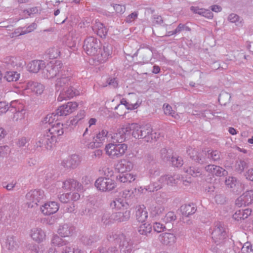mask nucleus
Segmentation results:
<instances>
[{
	"label": "nucleus",
	"mask_w": 253,
	"mask_h": 253,
	"mask_svg": "<svg viewBox=\"0 0 253 253\" xmlns=\"http://www.w3.org/2000/svg\"><path fill=\"white\" fill-rule=\"evenodd\" d=\"M176 219V216L174 212L169 211L165 215L164 221L166 223L172 222Z\"/></svg>",
	"instance_id": "nucleus-57"
},
{
	"label": "nucleus",
	"mask_w": 253,
	"mask_h": 253,
	"mask_svg": "<svg viewBox=\"0 0 253 253\" xmlns=\"http://www.w3.org/2000/svg\"><path fill=\"white\" fill-rule=\"evenodd\" d=\"M127 149L126 144L109 143L106 145V154L112 159H117L122 157Z\"/></svg>",
	"instance_id": "nucleus-5"
},
{
	"label": "nucleus",
	"mask_w": 253,
	"mask_h": 253,
	"mask_svg": "<svg viewBox=\"0 0 253 253\" xmlns=\"http://www.w3.org/2000/svg\"><path fill=\"white\" fill-rule=\"evenodd\" d=\"M137 177L136 174L131 173H120L117 176V180L123 183H130L134 181Z\"/></svg>",
	"instance_id": "nucleus-35"
},
{
	"label": "nucleus",
	"mask_w": 253,
	"mask_h": 253,
	"mask_svg": "<svg viewBox=\"0 0 253 253\" xmlns=\"http://www.w3.org/2000/svg\"><path fill=\"white\" fill-rule=\"evenodd\" d=\"M206 171L212 175L221 176L225 175L227 172L221 167L214 165H208L205 167Z\"/></svg>",
	"instance_id": "nucleus-24"
},
{
	"label": "nucleus",
	"mask_w": 253,
	"mask_h": 253,
	"mask_svg": "<svg viewBox=\"0 0 253 253\" xmlns=\"http://www.w3.org/2000/svg\"><path fill=\"white\" fill-rule=\"evenodd\" d=\"M107 84L113 88H116L118 85V81L114 77H109L106 80Z\"/></svg>",
	"instance_id": "nucleus-60"
},
{
	"label": "nucleus",
	"mask_w": 253,
	"mask_h": 253,
	"mask_svg": "<svg viewBox=\"0 0 253 253\" xmlns=\"http://www.w3.org/2000/svg\"><path fill=\"white\" fill-rule=\"evenodd\" d=\"M43 71L44 76L47 79H52L56 76L61 75V72H66V68L63 67L60 61H56L54 63L50 62L46 66Z\"/></svg>",
	"instance_id": "nucleus-6"
},
{
	"label": "nucleus",
	"mask_w": 253,
	"mask_h": 253,
	"mask_svg": "<svg viewBox=\"0 0 253 253\" xmlns=\"http://www.w3.org/2000/svg\"><path fill=\"white\" fill-rule=\"evenodd\" d=\"M163 108L166 115H170L175 119L178 117V115L172 109V107L169 105L164 104Z\"/></svg>",
	"instance_id": "nucleus-51"
},
{
	"label": "nucleus",
	"mask_w": 253,
	"mask_h": 253,
	"mask_svg": "<svg viewBox=\"0 0 253 253\" xmlns=\"http://www.w3.org/2000/svg\"><path fill=\"white\" fill-rule=\"evenodd\" d=\"M103 51L104 52V55H103L104 59L102 60L107 61L110 56H111L112 52V47L110 44H107L106 45L103 46Z\"/></svg>",
	"instance_id": "nucleus-54"
},
{
	"label": "nucleus",
	"mask_w": 253,
	"mask_h": 253,
	"mask_svg": "<svg viewBox=\"0 0 253 253\" xmlns=\"http://www.w3.org/2000/svg\"><path fill=\"white\" fill-rule=\"evenodd\" d=\"M162 188V185H159L158 182H154L145 187V191L153 192Z\"/></svg>",
	"instance_id": "nucleus-58"
},
{
	"label": "nucleus",
	"mask_w": 253,
	"mask_h": 253,
	"mask_svg": "<svg viewBox=\"0 0 253 253\" xmlns=\"http://www.w3.org/2000/svg\"><path fill=\"white\" fill-rule=\"evenodd\" d=\"M57 185L59 186L61 185L63 189L66 190H69L72 191V192H74V191H77L78 193L82 188V184L77 180L73 178L67 179L62 182H58Z\"/></svg>",
	"instance_id": "nucleus-15"
},
{
	"label": "nucleus",
	"mask_w": 253,
	"mask_h": 253,
	"mask_svg": "<svg viewBox=\"0 0 253 253\" xmlns=\"http://www.w3.org/2000/svg\"><path fill=\"white\" fill-rule=\"evenodd\" d=\"M6 248L10 252H14L18 248L16 238L13 236H9L7 238L6 242Z\"/></svg>",
	"instance_id": "nucleus-39"
},
{
	"label": "nucleus",
	"mask_w": 253,
	"mask_h": 253,
	"mask_svg": "<svg viewBox=\"0 0 253 253\" xmlns=\"http://www.w3.org/2000/svg\"><path fill=\"white\" fill-rule=\"evenodd\" d=\"M121 104L124 105L127 109L132 110L137 108L141 104V101L138 99L137 100L135 103H133L131 101H127L126 99L123 98L121 100Z\"/></svg>",
	"instance_id": "nucleus-40"
},
{
	"label": "nucleus",
	"mask_w": 253,
	"mask_h": 253,
	"mask_svg": "<svg viewBox=\"0 0 253 253\" xmlns=\"http://www.w3.org/2000/svg\"><path fill=\"white\" fill-rule=\"evenodd\" d=\"M59 209V206L56 202H50L44 204L41 207L42 212L45 215H50L55 213Z\"/></svg>",
	"instance_id": "nucleus-23"
},
{
	"label": "nucleus",
	"mask_w": 253,
	"mask_h": 253,
	"mask_svg": "<svg viewBox=\"0 0 253 253\" xmlns=\"http://www.w3.org/2000/svg\"><path fill=\"white\" fill-rule=\"evenodd\" d=\"M208 151V156L209 157L210 161L211 160H213V161H217L219 160L220 156V153L217 151L214 150L211 151L210 150Z\"/></svg>",
	"instance_id": "nucleus-55"
},
{
	"label": "nucleus",
	"mask_w": 253,
	"mask_h": 253,
	"mask_svg": "<svg viewBox=\"0 0 253 253\" xmlns=\"http://www.w3.org/2000/svg\"><path fill=\"white\" fill-rule=\"evenodd\" d=\"M182 214L186 217L194 214L197 211V207L193 203L182 205L180 207Z\"/></svg>",
	"instance_id": "nucleus-36"
},
{
	"label": "nucleus",
	"mask_w": 253,
	"mask_h": 253,
	"mask_svg": "<svg viewBox=\"0 0 253 253\" xmlns=\"http://www.w3.org/2000/svg\"><path fill=\"white\" fill-rule=\"evenodd\" d=\"M221 114V112H215L213 110L210 109L209 107L208 109H205L204 107H202L201 110H194L193 114L194 115L199 116L200 117L206 118L207 119H211L212 117H218L225 118V116H218L216 114Z\"/></svg>",
	"instance_id": "nucleus-18"
},
{
	"label": "nucleus",
	"mask_w": 253,
	"mask_h": 253,
	"mask_svg": "<svg viewBox=\"0 0 253 253\" xmlns=\"http://www.w3.org/2000/svg\"><path fill=\"white\" fill-rule=\"evenodd\" d=\"M110 135L106 129H102L97 133L95 141H99L100 144H102Z\"/></svg>",
	"instance_id": "nucleus-44"
},
{
	"label": "nucleus",
	"mask_w": 253,
	"mask_h": 253,
	"mask_svg": "<svg viewBox=\"0 0 253 253\" xmlns=\"http://www.w3.org/2000/svg\"><path fill=\"white\" fill-rule=\"evenodd\" d=\"M76 232V227L71 223L61 224L58 227L57 232L63 237L72 236Z\"/></svg>",
	"instance_id": "nucleus-17"
},
{
	"label": "nucleus",
	"mask_w": 253,
	"mask_h": 253,
	"mask_svg": "<svg viewBox=\"0 0 253 253\" xmlns=\"http://www.w3.org/2000/svg\"><path fill=\"white\" fill-rule=\"evenodd\" d=\"M130 128L131 133L133 137L143 139L147 142H151L158 137V134L153 131L149 124L141 126L136 123H132L130 124Z\"/></svg>",
	"instance_id": "nucleus-2"
},
{
	"label": "nucleus",
	"mask_w": 253,
	"mask_h": 253,
	"mask_svg": "<svg viewBox=\"0 0 253 253\" xmlns=\"http://www.w3.org/2000/svg\"><path fill=\"white\" fill-rule=\"evenodd\" d=\"M19 77L20 74L17 72L9 71L6 72L4 79H5L7 82H11L17 81L19 79Z\"/></svg>",
	"instance_id": "nucleus-43"
},
{
	"label": "nucleus",
	"mask_w": 253,
	"mask_h": 253,
	"mask_svg": "<svg viewBox=\"0 0 253 253\" xmlns=\"http://www.w3.org/2000/svg\"><path fill=\"white\" fill-rule=\"evenodd\" d=\"M63 133V125L59 123L54 124L39 137L34 146L35 149L39 151L42 147L47 150L51 149L56 142L57 137L62 135Z\"/></svg>",
	"instance_id": "nucleus-1"
},
{
	"label": "nucleus",
	"mask_w": 253,
	"mask_h": 253,
	"mask_svg": "<svg viewBox=\"0 0 253 253\" xmlns=\"http://www.w3.org/2000/svg\"><path fill=\"white\" fill-rule=\"evenodd\" d=\"M158 240L164 245L171 246L175 243L176 238L173 234L166 232L160 234Z\"/></svg>",
	"instance_id": "nucleus-26"
},
{
	"label": "nucleus",
	"mask_w": 253,
	"mask_h": 253,
	"mask_svg": "<svg viewBox=\"0 0 253 253\" xmlns=\"http://www.w3.org/2000/svg\"><path fill=\"white\" fill-rule=\"evenodd\" d=\"M81 159L78 155L74 154L71 155L66 160H64L61 165L65 168L67 169H75L80 164Z\"/></svg>",
	"instance_id": "nucleus-20"
},
{
	"label": "nucleus",
	"mask_w": 253,
	"mask_h": 253,
	"mask_svg": "<svg viewBox=\"0 0 253 253\" xmlns=\"http://www.w3.org/2000/svg\"><path fill=\"white\" fill-rule=\"evenodd\" d=\"M99 240V237L96 235L91 236H83L82 237V242L86 245H90L92 243L97 242Z\"/></svg>",
	"instance_id": "nucleus-42"
},
{
	"label": "nucleus",
	"mask_w": 253,
	"mask_h": 253,
	"mask_svg": "<svg viewBox=\"0 0 253 253\" xmlns=\"http://www.w3.org/2000/svg\"><path fill=\"white\" fill-rule=\"evenodd\" d=\"M231 95L229 93L222 91L218 97V101L222 104L225 105L228 103L231 98Z\"/></svg>",
	"instance_id": "nucleus-47"
},
{
	"label": "nucleus",
	"mask_w": 253,
	"mask_h": 253,
	"mask_svg": "<svg viewBox=\"0 0 253 253\" xmlns=\"http://www.w3.org/2000/svg\"><path fill=\"white\" fill-rule=\"evenodd\" d=\"M108 240L110 242L119 244L121 251L129 253L133 247V242L129 237L120 232H112L108 235Z\"/></svg>",
	"instance_id": "nucleus-3"
},
{
	"label": "nucleus",
	"mask_w": 253,
	"mask_h": 253,
	"mask_svg": "<svg viewBox=\"0 0 253 253\" xmlns=\"http://www.w3.org/2000/svg\"><path fill=\"white\" fill-rule=\"evenodd\" d=\"M138 11H134L131 14H129L125 19L126 23H131L133 22L138 17Z\"/></svg>",
	"instance_id": "nucleus-62"
},
{
	"label": "nucleus",
	"mask_w": 253,
	"mask_h": 253,
	"mask_svg": "<svg viewBox=\"0 0 253 253\" xmlns=\"http://www.w3.org/2000/svg\"><path fill=\"white\" fill-rule=\"evenodd\" d=\"M101 222L105 225H108L113 223V215L111 217L110 213L109 212L105 211L101 217Z\"/></svg>",
	"instance_id": "nucleus-45"
},
{
	"label": "nucleus",
	"mask_w": 253,
	"mask_h": 253,
	"mask_svg": "<svg viewBox=\"0 0 253 253\" xmlns=\"http://www.w3.org/2000/svg\"><path fill=\"white\" fill-rule=\"evenodd\" d=\"M15 102H11L10 112L13 113L12 119L13 122L21 121L25 119L26 110L23 108H17L14 105Z\"/></svg>",
	"instance_id": "nucleus-19"
},
{
	"label": "nucleus",
	"mask_w": 253,
	"mask_h": 253,
	"mask_svg": "<svg viewBox=\"0 0 253 253\" xmlns=\"http://www.w3.org/2000/svg\"><path fill=\"white\" fill-rule=\"evenodd\" d=\"M78 104L75 102H69L67 104L62 105L59 106L55 113L52 114L47 115L45 118L44 121L45 123L50 124L52 123L53 120L55 118H52L53 116L55 117L56 116H67L72 112H73L77 108Z\"/></svg>",
	"instance_id": "nucleus-4"
},
{
	"label": "nucleus",
	"mask_w": 253,
	"mask_h": 253,
	"mask_svg": "<svg viewBox=\"0 0 253 253\" xmlns=\"http://www.w3.org/2000/svg\"><path fill=\"white\" fill-rule=\"evenodd\" d=\"M170 160L173 166L179 167L183 165V161L181 157L172 156Z\"/></svg>",
	"instance_id": "nucleus-59"
},
{
	"label": "nucleus",
	"mask_w": 253,
	"mask_h": 253,
	"mask_svg": "<svg viewBox=\"0 0 253 253\" xmlns=\"http://www.w3.org/2000/svg\"><path fill=\"white\" fill-rule=\"evenodd\" d=\"M171 154L172 152L170 149L168 150L165 148H162L160 151L161 158L165 162L170 161L172 157Z\"/></svg>",
	"instance_id": "nucleus-46"
},
{
	"label": "nucleus",
	"mask_w": 253,
	"mask_h": 253,
	"mask_svg": "<svg viewBox=\"0 0 253 253\" xmlns=\"http://www.w3.org/2000/svg\"><path fill=\"white\" fill-rule=\"evenodd\" d=\"M136 219L141 222H144L148 217V212L144 205H139L136 207L135 213Z\"/></svg>",
	"instance_id": "nucleus-32"
},
{
	"label": "nucleus",
	"mask_w": 253,
	"mask_h": 253,
	"mask_svg": "<svg viewBox=\"0 0 253 253\" xmlns=\"http://www.w3.org/2000/svg\"><path fill=\"white\" fill-rule=\"evenodd\" d=\"M71 74L67 70H66L65 73L63 71L61 72V75L59 76V78H57L55 84L56 91H61L65 89L69 85H71Z\"/></svg>",
	"instance_id": "nucleus-10"
},
{
	"label": "nucleus",
	"mask_w": 253,
	"mask_h": 253,
	"mask_svg": "<svg viewBox=\"0 0 253 253\" xmlns=\"http://www.w3.org/2000/svg\"><path fill=\"white\" fill-rule=\"evenodd\" d=\"M99 253H117L118 250L116 247H101L98 248Z\"/></svg>",
	"instance_id": "nucleus-56"
},
{
	"label": "nucleus",
	"mask_w": 253,
	"mask_h": 253,
	"mask_svg": "<svg viewBox=\"0 0 253 253\" xmlns=\"http://www.w3.org/2000/svg\"><path fill=\"white\" fill-rule=\"evenodd\" d=\"M175 175L172 176L169 174L161 176L158 180V184L161 185L162 188L165 185H172L176 183V181L178 179V176L176 177H175Z\"/></svg>",
	"instance_id": "nucleus-33"
},
{
	"label": "nucleus",
	"mask_w": 253,
	"mask_h": 253,
	"mask_svg": "<svg viewBox=\"0 0 253 253\" xmlns=\"http://www.w3.org/2000/svg\"><path fill=\"white\" fill-rule=\"evenodd\" d=\"M253 203V190L244 192L235 201V205L239 207L248 206Z\"/></svg>",
	"instance_id": "nucleus-16"
},
{
	"label": "nucleus",
	"mask_w": 253,
	"mask_h": 253,
	"mask_svg": "<svg viewBox=\"0 0 253 253\" xmlns=\"http://www.w3.org/2000/svg\"><path fill=\"white\" fill-rule=\"evenodd\" d=\"M228 20L232 23L235 24L236 26H241L242 21L240 17L235 13H231L228 17Z\"/></svg>",
	"instance_id": "nucleus-52"
},
{
	"label": "nucleus",
	"mask_w": 253,
	"mask_h": 253,
	"mask_svg": "<svg viewBox=\"0 0 253 253\" xmlns=\"http://www.w3.org/2000/svg\"><path fill=\"white\" fill-rule=\"evenodd\" d=\"M242 251L243 253H248L253 252V246L249 242L244 244L242 248Z\"/></svg>",
	"instance_id": "nucleus-64"
},
{
	"label": "nucleus",
	"mask_w": 253,
	"mask_h": 253,
	"mask_svg": "<svg viewBox=\"0 0 253 253\" xmlns=\"http://www.w3.org/2000/svg\"><path fill=\"white\" fill-rule=\"evenodd\" d=\"M45 67V62L43 60H34L28 65V70L34 73H38Z\"/></svg>",
	"instance_id": "nucleus-30"
},
{
	"label": "nucleus",
	"mask_w": 253,
	"mask_h": 253,
	"mask_svg": "<svg viewBox=\"0 0 253 253\" xmlns=\"http://www.w3.org/2000/svg\"><path fill=\"white\" fill-rule=\"evenodd\" d=\"M92 29L94 32L101 38H105L108 32L107 28L103 23L96 21L93 24Z\"/></svg>",
	"instance_id": "nucleus-31"
},
{
	"label": "nucleus",
	"mask_w": 253,
	"mask_h": 253,
	"mask_svg": "<svg viewBox=\"0 0 253 253\" xmlns=\"http://www.w3.org/2000/svg\"><path fill=\"white\" fill-rule=\"evenodd\" d=\"M187 152L191 158L200 164L204 165L209 163L208 151L206 150H202L198 152L195 149H191L187 150Z\"/></svg>",
	"instance_id": "nucleus-13"
},
{
	"label": "nucleus",
	"mask_w": 253,
	"mask_h": 253,
	"mask_svg": "<svg viewBox=\"0 0 253 253\" xmlns=\"http://www.w3.org/2000/svg\"><path fill=\"white\" fill-rule=\"evenodd\" d=\"M25 90H27V92H34L37 94H41L44 90V86L39 83L30 81L26 83Z\"/></svg>",
	"instance_id": "nucleus-22"
},
{
	"label": "nucleus",
	"mask_w": 253,
	"mask_h": 253,
	"mask_svg": "<svg viewBox=\"0 0 253 253\" xmlns=\"http://www.w3.org/2000/svg\"><path fill=\"white\" fill-rule=\"evenodd\" d=\"M44 197V192L42 190H34L29 191L26 195L28 208H34L38 203L42 201Z\"/></svg>",
	"instance_id": "nucleus-8"
},
{
	"label": "nucleus",
	"mask_w": 253,
	"mask_h": 253,
	"mask_svg": "<svg viewBox=\"0 0 253 253\" xmlns=\"http://www.w3.org/2000/svg\"><path fill=\"white\" fill-rule=\"evenodd\" d=\"M100 42L94 37H88L84 41V50L89 55L95 56L100 49Z\"/></svg>",
	"instance_id": "nucleus-7"
},
{
	"label": "nucleus",
	"mask_w": 253,
	"mask_h": 253,
	"mask_svg": "<svg viewBox=\"0 0 253 253\" xmlns=\"http://www.w3.org/2000/svg\"><path fill=\"white\" fill-rule=\"evenodd\" d=\"M152 226L151 224L145 223L141 224L138 228V232L142 235L147 236L152 231Z\"/></svg>",
	"instance_id": "nucleus-41"
},
{
	"label": "nucleus",
	"mask_w": 253,
	"mask_h": 253,
	"mask_svg": "<svg viewBox=\"0 0 253 253\" xmlns=\"http://www.w3.org/2000/svg\"><path fill=\"white\" fill-rule=\"evenodd\" d=\"M18 61L16 57L7 56L2 60L0 67L3 69H11L15 66H20L22 63L18 62Z\"/></svg>",
	"instance_id": "nucleus-21"
},
{
	"label": "nucleus",
	"mask_w": 253,
	"mask_h": 253,
	"mask_svg": "<svg viewBox=\"0 0 253 253\" xmlns=\"http://www.w3.org/2000/svg\"><path fill=\"white\" fill-rule=\"evenodd\" d=\"M31 237L37 242H41L45 238L44 232L40 228H33L30 231Z\"/></svg>",
	"instance_id": "nucleus-29"
},
{
	"label": "nucleus",
	"mask_w": 253,
	"mask_h": 253,
	"mask_svg": "<svg viewBox=\"0 0 253 253\" xmlns=\"http://www.w3.org/2000/svg\"><path fill=\"white\" fill-rule=\"evenodd\" d=\"M11 106L9 107L8 103L5 102H0V115L7 112L10 110Z\"/></svg>",
	"instance_id": "nucleus-63"
},
{
	"label": "nucleus",
	"mask_w": 253,
	"mask_h": 253,
	"mask_svg": "<svg viewBox=\"0 0 253 253\" xmlns=\"http://www.w3.org/2000/svg\"><path fill=\"white\" fill-rule=\"evenodd\" d=\"M226 186L230 188L234 192H238V187L240 184L236 178L233 176H229L225 180Z\"/></svg>",
	"instance_id": "nucleus-37"
},
{
	"label": "nucleus",
	"mask_w": 253,
	"mask_h": 253,
	"mask_svg": "<svg viewBox=\"0 0 253 253\" xmlns=\"http://www.w3.org/2000/svg\"><path fill=\"white\" fill-rule=\"evenodd\" d=\"M247 167V163L245 161L240 160L236 161L235 169L236 171L239 173H241Z\"/></svg>",
	"instance_id": "nucleus-50"
},
{
	"label": "nucleus",
	"mask_w": 253,
	"mask_h": 253,
	"mask_svg": "<svg viewBox=\"0 0 253 253\" xmlns=\"http://www.w3.org/2000/svg\"><path fill=\"white\" fill-rule=\"evenodd\" d=\"M126 202L121 198H116L110 203V206L113 209H120L125 206Z\"/></svg>",
	"instance_id": "nucleus-48"
},
{
	"label": "nucleus",
	"mask_w": 253,
	"mask_h": 253,
	"mask_svg": "<svg viewBox=\"0 0 253 253\" xmlns=\"http://www.w3.org/2000/svg\"><path fill=\"white\" fill-rule=\"evenodd\" d=\"M185 172L189 174L190 175L197 177L201 175L202 172L199 169H196L194 167H189L188 169H186L184 168Z\"/></svg>",
	"instance_id": "nucleus-53"
},
{
	"label": "nucleus",
	"mask_w": 253,
	"mask_h": 253,
	"mask_svg": "<svg viewBox=\"0 0 253 253\" xmlns=\"http://www.w3.org/2000/svg\"><path fill=\"white\" fill-rule=\"evenodd\" d=\"M95 185L98 190L106 192L113 190L116 187V184L111 179L100 177L96 180Z\"/></svg>",
	"instance_id": "nucleus-12"
},
{
	"label": "nucleus",
	"mask_w": 253,
	"mask_h": 253,
	"mask_svg": "<svg viewBox=\"0 0 253 253\" xmlns=\"http://www.w3.org/2000/svg\"><path fill=\"white\" fill-rule=\"evenodd\" d=\"M126 54L132 58L139 55L138 61L140 63H146L150 60L152 56V52L148 48H140L133 54L126 53Z\"/></svg>",
	"instance_id": "nucleus-14"
},
{
	"label": "nucleus",
	"mask_w": 253,
	"mask_h": 253,
	"mask_svg": "<svg viewBox=\"0 0 253 253\" xmlns=\"http://www.w3.org/2000/svg\"><path fill=\"white\" fill-rule=\"evenodd\" d=\"M130 212L129 211H126L125 212H118L113 214L114 221L118 222H124L128 220L130 218Z\"/></svg>",
	"instance_id": "nucleus-38"
},
{
	"label": "nucleus",
	"mask_w": 253,
	"mask_h": 253,
	"mask_svg": "<svg viewBox=\"0 0 253 253\" xmlns=\"http://www.w3.org/2000/svg\"><path fill=\"white\" fill-rule=\"evenodd\" d=\"M133 168V163L130 161L123 160L116 166V169L121 173L131 170Z\"/></svg>",
	"instance_id": "nucleus-28"
},
{
	"label": "nucleus",
	"mask_w": 253,
	"mask_h": 253,
	"mask_svg": "<svg viewBox=\"0 0 253 253\" xmlns=\"http://www.w3.org/2000/svg\"><path fill=\"white\" fill-rule=\"evenodd\" d=\"M252 210L250 209H240L237 210L233 214V219L236 221L242 222L247 218L251 214Z\"/></svg>",
	"instance_id": "nucleus-27"
},
{
	"label": "nucleus",
	"mask_w": 253,
	"mask_h": 253,
	"mask_svg": "<svg viewBox=\"0 0 253 253\" xmlns=\"http://www.w3.org/2000/svg\"><path fill=\"white\" fill-rule=\"evenodd\" d=\"M134 192V190H125L123 192L122 196L127 200L132 199L135 196Z\"/></svg>",
	"instance_id": "nucleus-61"
},
{
	"label": "nucleus",
	"mask_w": 253,
	"mask_h": 253,
	"mask_svg": "<svg viewBox=\"0 0 253 253\" xmlns=\"http://www.w3.org/2000/svg\"><path fill=\"white\" fill-rule=\"evenodd\" d=\"M80 195L78 192H70L63 194L59 197L60 201L63 203L70 201H76L80 199Z\"/></svg>",
	"instance_id": "nucleus-34"
},
{
	"label": "nucleus",
	"mask_w": 253,
	"mask_h": 253,
	"mask_svg": "<svg viewBox=\"0 0 253 253\" xmlns=\"http://www.w3.org/2000/svg\"><path fill=\"white\" fill-rule=\"evenodd\" d=\"M51 243L58 247H63L68 244V242L61 238L58 235H54L51 240Z\"/></svg>",
	"instance_id": "nucleus-49"
},
{
	"label": "nucleus",
	"mask_w": 253,
	"mask_h": 253,
	"mask_svg": "<svg viewBox=\"0 0 253 253\" xmlns=\"http://www.w3.org/2000/svg\"><path fill=\"white\" fill-rule=\"evenodd\" d=\"M226 233L225 228L220 223H218L214 226L211 233L213 242L216 246H221L225 242Z\"/></svg>",
	"instance_id": "nucleus-9"
},
{
	"label": "nucleus",
	"mask_w": 253,
	"mask_h": 253,
	"mask_svg": "<svg viewBox=\"0 0 253 253\" xmlns=\"http://www.w3.org/2000/svg\"><path fill=\"white\" fill-rule=\"evenodd\" d=\"M131 133L130 124L123 126L118 129L117 131L112 134H110L112 143L122 144L126 139V135Z\"/></svg>",
	"instance_id": "nucleus-11"
},
{
	"label": "nucleus",
	"mask_w": 253,
	"mask_h": 253,
	"mask_svg": "<svg viewBox=\"0 0 253 253\" xmlns=\"http://www.w3.org/2000/svg\"><path fill=\"white\" fill-rule=\"evenodd\" d=\"M76 94L75 89L71 86L69 85V87H67L64 90L60 91V93L57 98L58 101H62L73 98Z\"/></svg>",
	"instance_id": "nucleus-25"
}]
</instances>
